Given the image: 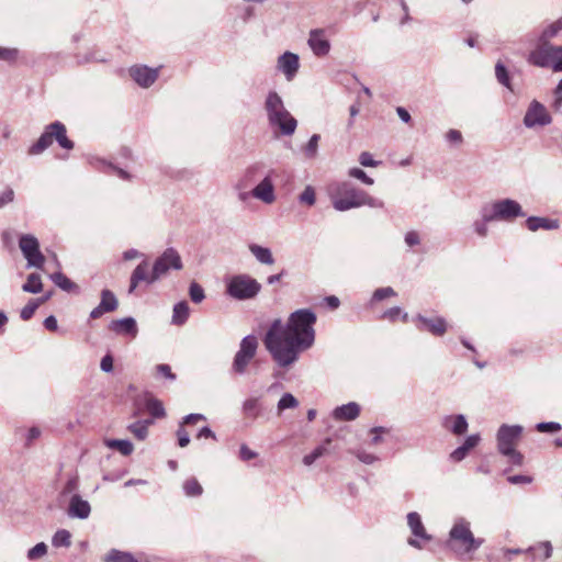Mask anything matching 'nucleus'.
Returning a JSON list of instances; mask_svg holds the SVG:
<instances>
[{"label":"nucleus","mask_w":562,"mask_h":562,"mask_svg":"<svg viewBox=\"0 0 562 562\" xmlns=\"http://www.w3.org/2000/svg\"><path fill=\"white\" fill-rule=\"evenodd\" d=\"M316 314L310 308L291 313L286 323L274 319L263 337V345L280 368H290L315 342Z\"/></svg>","instance_id":"1"},{"label":"nucleus","mask_w":562,"mask_h":562,"mask_svg":"<svg viewBox=\"0 0 562 562\" xmlns=\"http://www.w3.org/2000/svg\"><path fill=\"white\" fill-rule=\"evenodd\" d=\"M330 196L334 209L339 212L364 205L373 209H382L384 206L382 200L369 195L366 191L356 188L349 181L334 184L330 190Z\"/></svg>","instance_id":"2"},{"label":"nucleus","mask_w":562,"mask_h":562,"mask_svg":"<svg viewBox=\"0 0 562 562\" xmlns=\"http://www.w3.org/2000/svg\"><path fill=\"white\" fill-rule=\"evenodd\" d=\"M263 109L268 125L274 136H292L297 127L296 119L288 111L281 95L277 91H269L266 95Z\"/></svg>","instance_id":"3"},{"label":"nucleus","mask_w":562,"mask_h":562,"mask_svg":"<svg viewBox=\"0 0 562 562\" xmlns=\"http://www.w3.org/2000/svg\"><path fill=\"white\" fill-rule=\"evenodd\" d=\"M524 431L520 425L503 424L496 434L497 450L507 458L508 462L514 465L524 463V456L516 449V446Z\"/></svg>","instance_id":"4"},{"label":"nucleus","mask_w":562,"mask_h":562,"mask_svg":"<svg viewBox=\"0 0 562 562\" xmlns=\"http://www.w3.org/2000/svg\"><path fill=\"white\" fill-rule=\"evenodd\" d=\"M484 540L475 538L470 522L464 518L456 519L449 531V546L457 553H470L477 550Z\"/></svg>","instance_id":"5"},{"label":"nucleus","mask_w":562,"mask_h":562,"mask_svg":"<svg viewBox=\"0 0 562 562\" xmlns=\"http://www.w3.org/2000/svg\"><path fill=\"white\" fill-rule=\"evenodd\" d=\"M528 63L540 68H551L554 72L562 71V45H552L550 41H539L527 58Z\"/></svg>","instance_id":"6"},{"label":"nucleus","mask_w":562,"mask_h":562,"mask_svg":"<svg viewBox=\"0 0 562 562\" xmlns=\"http://www.w3.org/2000/svg\"><path fill=\"white\" fill-rule=\"evenodd\" d=\"M66 133V126L61 122L56 121L54 123L48 124L45 127L43 134L37 139V142L30 146V148L27 149V154L30 156H36L42 154L53 144L54 139H56L60 147L68 150L72 149L74 143L70 139H68Z\"/></svg>","instance_id":"7"},{"label":"nucleus","mask_w":562,"mask_h":562,"mask_svg":"<svg viewBox=\"0 0 562 562\" xmlns=\"http://www.w3.org/2000/svg\"><path fill=\"white\" fill-rule=\"evenodd\" d=\"M486 221L513 222L525 216L521 205L513 199H502L482 207Z\"/></svg>","instance_id":"8"},{"label":"nucleus","mask_w":562,"mask_h":562,"mask_svg":"<svg viewBox=\"0 0 562 562\" xmlns=\"http://www.w3.org/2000/svg\"><path fill=\"white\" fill-rule=\"evenodd\" d=\"M258 346V339L254 335H248L241 339L231 368L235 375L246 374L249 364L257 355Z\"/></svg>","instance_id":"9"},{"label":"nucleus","mask_w":562,"mask_h":562,"mask_svg":"<svg viewBox=\"0 0 562 562\" xmlns=\"http://www.w3.org/2000/svg\"><path fill=\"white\" fill-rule=\"evenodd\" d=\"M261 290V284L248 274H237L227 281L226 292L236 300H249Z\"/></svg>","instance_id":"10"},{"label":"nucleus","mask_w":562,"mask_h":562,"mask_svg":"<svg viewBox=\"0 0 562 562\" xmlns=\"http://www.w3.org/2000/svg\"><path fill=\"white\" fill-rule=\"evenodd\" d=\"M20 249L27 260V267L42 269L45 262V257L40 250V243L33 235L26 234L20 237Z\"/></svg>","instance_id":"11"},{"label":"nucleus","mask_w":562,"mask_h":562,"mask_svg":"<svg viewBox=\"0 0 562 562\" xmlns=\"http://www.w3.org/2000/svg\"><path fill=\"white\" fill-rule=\"evenodd\" d=\"M170 269L181 270L182 260L179 252L173 248H167L154 262V279H161Z\"/></svg>","instance_id":"12"},{"label":"nucleus","mask_w":562,"mask_h":562,"mask_svg":"<svg viewBox=\"0 0 562 562\" xmlns=\"http://www.w3.org/2000/svg\"><path fill=\"white\" fill-rule=\"evenodd\" d=\"M552 122V117L546 106L537 100H532L524 116V125L528 128L546 126Z\"/></svg>","instance_id":"13"},{"label":"nucleus","mask_w":562,"mask_h":562,"mask_svg":"<svg viewBox=\"0 0 562 562\" xmlns=\"http://www.w3.org/2000/svg\"><path fill=\"white\" fill-rule=\"evenodd\" d=\"M307 45L316 57H326L331 48L327 30L323 27L312 29L308 32Z\"/></svg>","instance_id":"14"},{"label":"nucleus","mask_w":562,"mask_h":562,"mask_svg":"<svg viewBox=\"0 0 562 562\" xmlns=\"http://www.w3.org/2000/svg\"><path fill=\"white\" fill-rule=\"evenodd\" d=\"M407 525L411 529L413 538H408L407 543L416 549H422L420 540L430 541L431 536L427 533L418 513L412 512L407 514Z\"/></svg>","instance_id":"15"},{"label":"nucleus","mask_w":562,"mask_h":562,"mask_svg":"<svg viewBox=\"0 0 562 562\" xmlns=\"http://www.w3.org/2000/svg\"><path fill=\"white\" fill-rule=\"evenodd\" d=\"M416 327L419 330H427L435 336H442L447 331V322L443 317H425L422 314L416 315L413 318Z\"/></svg>","instance_id":"16"},{"label":"nucleus","mask_w":562,"mask_h":562,"mask_svg":"<svg viewBox=\"0 0 562 562\" xmlns=\"http://www.w3.org/2000/svg\"><path fill=\"white\" fill-rule=\"evenodd\" d=\"M119 307V301L114 293L108 289L101 291V301L91 312L90 318L98 319L106 313L116 311Z\"/></svg>","instance_id":"17"},{"label":"nucleus","mask_w":562,"mask_h":562,"mask_svg":"<svg viewBox=\"0 0 562 562\" xmlns=\"http://www.w3.org/2000/svg\"><path fill=\"white\" fill-rule=\"evenodd\" d=\"M300 67L299 56L291 52H285L278 57L277 68L285 78L292 80Z\"/></svg>","instance_id":"18"},{"label":"nucleus","mask_w":562,"mask_h":562,"mask_svg":"<svg viewBox=\"0 0 562 562\" xmlns=\"http://www.w3.org/2000/svg\"><path fill=\"white\" fill-rule=\"evenodd\" d=\"M156 281H158V279H154V270L148 272V262L144 260L132 272L128 293H133L140 282L153 284Z\"/></svg>","instance_id":"19"},{"label":"nucleus","mask_w":562,"mask_h":562,"mask_svg":"<svg viewBox=\"0 0 562 562\" xmlns=\"http://www.w3.org/2000/svg\"><path fill=\"white\" fill-rule=\"evenodd\" d=\"M109 329L116 335H123L135 338L138 334V327L135 318L128 316L120 319H114L109 324Z\"/></svg>","instance_id":"20"},{"label":"nucleus","mask_w":562,"mask_h":562,"mask_svg":"<svg viewBox=\"0 0 562 562\" xmlns=\"http://www.w3.org/2000/svg\"><path fill=\"white\" fill-rule=\"evenodd\" d=\"M131 77L143 88L151 86L157 77V68H148L147 66H134L130 69Z\"/></svg>","instance_id":"21"},{"label":"nucleus","mask_w":562,"mask_h":562,"mask_svg":"<svg viewBox=\"0 0 562 562\" xmlns=\"http://www.w3.org/2000/svg\"><path fill=\"white\" fill-rule=\"evenodd\" d=\"M251 196L271 204L276 201L274 187L270 177H265L251 191Z\"/></svg>","instance_id":"22"},{"label":"nucleus","mask_w":562,"mask_h":562,"mask_svg":"<svg viewBox=\"0 0 562 562\" xmlns=\"http://www.w3.org/2000/svg\"><path fill=\"white\" fill-rule=\"evenodd\" d=\"M91 513V506L88 501L82 499L78 494H74L69 501L68 515L72 518L86 519Z\"/></svg>","instance_id":"23"},{"label":"nucleus","mask_w":562,"mask_h":562,"mask_svg":"<svg viewBox=\"0 0 562 562\" xmlns=\"http://www.w3.org/2000/svg\"><path fill=\"white\" fill-rule=\"evenodd\" d=\"M360 405L356 402H349L348 404L337 406L333 411V417L336 420H355L360 414Z\"/></svg>","instance_id":"24"},{"label":"nucleus","mask_w":562,"mask_h":562,"mask_svg":"<svg viewBox=\"0 0 562 562\" xmlns=\"http://www.w3.org/2000/svg\"><path fill=\"white\" fill-rule=\"evenodd\" d=\"M526 226L531 232H536L538 229L552 231V229H558L560 226V223L558 220L539 217V216H530L526 220Z\"/></svg>","instance_id":"25"},{"label":"nucleus","mask_w":562,"mask_h":562,"mask_svg":"<svg viewBox=\"0 0 562 562\" xmlns=\"http://www.w3.org/2000/svg\"><path fill=\"white\" fill-rule=\"evenodd\" d=\"M480 439V435L477 434L469 436L460 447L450 453V458L456 462L463 460L468 452L477 446Z\"/></svg>","instance_id":"26"},{"label":"nucleus","mask_w":562,"mask_h":562,"mask_svg":"<svg viewBox=\"0 0 562 562\" xmlns=\"http://www.w3.org/2000/svg\"><path fill=\"white\" fill-rule=\"evenodd\" d=\"M443 427L454 435H463L468 429V422L463 415L447 416L443 420Z\"/></svg>","instance_id":"27"},{"label":"nucleus","mask_w":562,"mask_h":562,"mask_svg":"<svg viewBox=\"0 0 562 562\" xmlns=\"http://www.w3.org/2000/svg\"><path fill=\"white\" fill-rule=\"evenodd\" d=\"M190 316V306L187 301L178 302L173 305L171 323L176 326H182Z\"/></svg>","instance_id":"28"},{"label":"nucleus","mask_w":562,"mask_h":562,"mask_svg":"<svg viewBox=\"0 0 562 562\" xmlns=\"http://www.w3.org/2000/svg\"><path fill=\"white\" fill-rule=\"evenodd\" d=\"M526 553V550L516 548L508 549L502 548L496 553H492L487 557V560L491 562H512L513 555H519Z\"/></svg>","instance_id":"29"},{"label":"nucleus","mask_w":562,"mask_h":562,"mask_svg":"<svg viewBox=\"0 0 562 562\" xmlns=\"http://www.w3.org/2000/svg\"><path fill=\"white\" fill-rule=\"evenodd\" d=\"M249 250L260 263L269 266L274 263V258L269 248L257 244H251L249 245Z\"/></svg>","instance_id":"30"},{"label":"nucleus","mask_w":562,"mask_h":562,"mask_svg":"<svg viewBox=\"0 0 562 562\" xmlns=\"http://www.w3.org/2000/svg\"><path fill=\"white\" fill-rule=\"evenodd\" d=\"M104 445L110 449L117 450L121 454L127 457L134 451V446L126 439H105Z\"/></svg>","instance_id":"31"},{"label":"nucleus","mask_w":562,"mask_h":562,"mask_svg":"<svg viewBox=\"0 0 562 562\" xmlns=\"http://www.w3.org/2000/svg\"><path fill=\"white\" fill-rule=\"evenodd\" d=\"M331 442L330 438H327L322 445L316 447L311 453L304 456L303 463L307 467L312 465L317 459L323 457L326 453L330 452L329 445Z\"/></svg>","instance_id":"32"},{"label":"nucleus","mask_w":562,"mask_h":562,"mask_svg":"<svg viewBox=\"0 0 562 562\" xmlns=\"http://www.w3.org/2000/svg\"><path fill=\"white\" fill-rule=\"evenodd\" d=\"M530 552H539V555H536L535 558H539L541 560H548L552 557L553 553V547L552 543L548 540L540 541L533 546H530L526 549V553Z\"/></svg>","instance_id":"33"},{"label":"nucleus","mask_w":562,"mask_h":562,"mask_svg":"<svg viewBox=\"0 0 562 562\" xmlns=\"http://www.w3.org/2000/svg\"><path fill=\"white\" fill-rule=\"evenodd\" d=\"M562 32V16L548 24L539 35V41H551Z\"/></svg>","instance_id":"34"},{"label":"nucleus","mask_w":562,"mask_h":562,"mask_svg":"<svg viewBox=\"0 0 562 562\" xmlns=\"http://www.w3.org/2000/svg\"><path fill=\"white\" fill-rule=\"evenodd\" d=\"M151 420H137L127 426V430L138 440H145L148 436V427Z\"/></svg>","instance_id":"35"},{"label":"nucleus","mask_w":562,"mask_h":562,"mask_svg":"<svg viewBox=\"0 0 562 562\" xmlns=\"http://www.w3.org/2000/svg\"><path fill=\"white\" fill-rule=\"evenodd\" d=\"M22 290L27 293L37 294L43 290V283L41 276L37 273H31L27 277L26 282L22 285Z\"/></svg>","instance_id":"36"},{"label":"nucleus","mask_w":562,"mask_h":562,"mask_svg":"<svg viewBox=\"0 0 562 562\" xmlns=\"http://www.w3.org/2000/svg\"><path fill=\"white\" fill-rule=\"evenodd\" d=\"M243 413L252 419L260 415V403L257 397H249L243 403Z\"/></svg>","instance_id":"37"},{"label":"nucleus","mask_w":562,"mask_h":562,"mask_svg":"<svg viewBox=\"0 0 562 562\" xmlns=\"http://www.w3.org/2000/svg\"><path fill=\"white\" fill-rule=\"evenodd\" d=\"M105 562H139L133 554L112 549L104 558Z\"/></svg>","instance_id":"38"},{"label":"nucleus","mask_w":562,"mask_h":562,"mask_svg":"<svg viewBox=\"0 0 562 562\" xmlns=\"http://www.w3.org/2000/svg\"><path fill=\"white\" fill-rule=\"evenodd\" d=\"M50 279L57 286L65 291L71 292L78 290V285L61 272H55L50 276Z\"/></svg>","instance_id":"39"},{"label":"nucleus","mask_w":562,"mask_h":562,"mask_svg":"<svg viewBox=\"0 0 562 562\" xmlns=\"http://www.w3.org/2000/svg\"><path fill=\"white\" fill-rule=\"evenodd\" d=\"M299 401L291 393H284L277 404L278 414H282L285 409L296 408Z\"/></svg>","instance_id":"40"},{"label":"nucleus","mask_w":562,"mask_h":562,"mask_svg":"<svg viewBox=\"0 0 562 562\" xmlns=\"http://www.w3.org/2000/svg\"><path fill=\"white\" fill-rule=\"evenodd\" d=\"M495 76L501 85L513 91L509 74L502 61H497L495 65Z\"/></svg>","instance_id":"41"},{"label":"nucleus","mask_w":562,"mask_h":562,"mask_svg":"<svg viewBox=\"0 0 562 562\" xmlns=\"http://www.w3.org/2000/svg\"><path fill=\"white\" fill-rule=\"evenodd\" d=\"M182 487L184 494L189 497L200 496L203 492L201 484L194 477L186 480Z\"/></svg>","instance_id":"42"},{"label":"nucleus","mask_w":562,"mask_h":562,"mask_svg":"<svg viewBox=\"0 0 562 562\" xmlns=\"http://www.w3.org/2000/svg\"><path fill=\"white\" fill-rule=\"evenodd\" d=\"M52 543L54 547H65L68 548L71 544V535L66 529H60L55 532L52 539Z\"/></svg>","instance_id":"43"},{"label":"nucleus","mask_w":562,"mask_h":562,"mask_svg":"<svg viewBox=\"0 0 562 562\" xmlns=\"http://www.w3.org/2000/svg\"><path fill=\"white\" fill-rule=\"evenodd\" d=\"M319 139L321 136L318 134H314L311 136L308 143L303 148L306 158L314 159L317 156Z\"/></svg>","instance_id":"44"},{"label":"nucleus","mask_w":562,"mask_h":562,"mask_svg":"<svg viewBox=\"0 0 562 562\" xmlns=\"http://www.w3.org/2000/svg\"><path fill=\"white\" fill-rule=\"evenodd\" d=\"M146 407L151 416L159 418L165 416V408L162 403L156 398H148L146 402Z\"/></svg>","instance_id":"45"},{"label":"nucleus","mask_w":562,"mask_h":562,"mask_svg":"<svg viewBox=\"0 0 562 562\" xmlns=\"http://www.w3.org/2000/svg\"><path fill=\"white\" fill-rule=\"evenodd\" d=\"M47 553V546L44 542L35 544L27 551V559L31 561L38 560Z\"/></svg>","instance_id":"46"},{"label":"nucleus","mask_w":562,"mask_h":562,"mask_svg":"<svg viewBox=\"0 0 562 562\" xmlns=\"http://www.w3.org/2000/svg\"><path fill=\"white\" fill-rule=\"evenodd\" d=\"M189 295L192 302L201 303L205 299L203 288L196 282H192L189 288Z\"/></svg>","instance_id":"47"},{"label":"nucleus","mask_w":562,"mask_h":562,"mask_svg":"<svg viewBox=\"0 0 562 562\" xmlns=\"http://www.w3.org/2000/svg\"><path fill=\"white\" fill-rule=\"evenodd\" d=\"M41 301L31 300L29 303L21 310L20 316L23 321H29L32 318L36 310L40 307Z\"/></svg>","instance_id":"48"},{"label":"nucleus","mask_w":562,"mask_h":562,"mask_svg":"<svg viewBox=\"0 0 562 562\" xmlns=\"http://www.w3.org/2000/svg\"><path fill=\"white\" fill-rule=\"evenodd\" d=\"M299 201L310 206L314 205L316 202V194L314 188L312 186L305 187L304 191L299 196Z\"/></svg>","instance_id":"49"},{"label":"nucleus","mask_w":562,"mask_h":562,"mask_svg":"<svg viewBox=\"0 0 562 562\" xmlns=\"http://www.w3.org/2000/svg\"><path fill=\"white\" fill-rule=\"evenodd\" d=\"M348 175L351 178L360 180L364 184L372 186L374 183V180L360 168L355 167L349 169Z\"/></svg>","instance_id":"50"},{"label":"nucleus","mask_w":562,"mask_h":562,"mask_svg":"<svg viewBox=\"0 0 562 562\" xmlns=\"http://www.w3.org/2000/svg\"><path fill=\"white\" fill-rule=\"evenodd\" d=\"M562 428L561 424L557 422H542L536 425L539 432H558Z\"/></svg>","instance_id":"51"},{"label":"nucleus","mask_w":562,"mask_h":562,"mask_svg":"<svg viewBox=\"0 0 562 562\" xmlns=\"http://www.w3.org/2000/svg\"><path fill=\"white\" fill-rule=\"evenodd\" d=\"M352 453L357 457V459L364 463V464H373L374 462H376L379 460V458L376 456H374L373 453H370V452H367L364 450H355L352 451Z\"/></svg>","instance_id":"52"},{"label":"nucleus","mask_w":562,"mask_h":562,"mask_svg":"<svg viewBox=\"0 0 562 562\" xmlns=\"http://www.w3.org/2000/svg\"><path fill=\"white\" fill-rule=\"evenodd\" d=\"M396 292L391 286L379 288L373 292L372 301H382L390 296H395Z\"/></svg>","instance_id":"53"},{"label":"nucleus","mask_w":562,"mask_h":562,"mask_svg":"<svg viewBox=\"0 0 562 562\" xmlns=\"http://www.w3.org/2000/svg\"><path fill=\"white\" fill-rule=\"evenodd\" d=\"M19 56L16 48L0 47V60L13 63Z\"/></svg>","instance_id":"54"},{"label":"nucleus","mask_w":562,"mask_h":562,"mask_svg":"<svg viewBox=\"0 0 562 562\" xmlns=\"http://www.w3.org/2000/svg\"><path fill=\"white\" fill-rule=\"evenodd\" d=\"M482 218L479 220V221H475L473 223V228H474V232L481 236V237H485L488 233V227H487V224L491 222V221H486L485 220V216L484 214H482Z\"/></svg>","instance_id":"55"},{"label":"nucleus","mask_w":562,"mask_h":562,"mask_svg":"<svg viewBox=\"0 0 562 562\" xmlns=\"http://www.w3.org/2000/svg\"><path fill=\"white\" fill-rule=\"evenodd\" d=\"M389 432H390V430L382 426L371 428V430H370V434L372 435V438L370 441L371 445L376 446V445L381 443L383 440L382 435L389 434Z\"/></svg>","instance_id":"56"},{"label":"nucleus","mask_w":562,"mask_h":562,"mask_svg":"<svg viewBox=\"0 0 562 562\" xmlns=\"http://www.w3.org/2000/svg\"><path fill=\"white\" fill-rule=\"evenodd\" d=\"M178 443L181 448L187 447L190 443L189 432L184 429L183 425H179L177 430Z\"/></svg>","instance_id":"57"},{"label":"nucleus","mask_w":562,"mask_h":562,"mask_svg":"<svg viewBox=\"0 0 562 562\" xmlns=\"http://www.w3.org/2000/svg\"><path fill=\"white\" fill-rule=\"evenodd\" d=\"M359 162L363 167H376L380 162L372 158V155L368 151H363L359 156Z\"/></svg>","instance_id":"58"},{"label":"nucleus","mask_w":562,"mask_h":562,"mask_svg":"<svg viewBox=\"0 0 562 562\" xmlns=\"http://www.w3.org/2000/svg\"><path fill=\"white\" fill-rule=\"evenodd\" d=\"M156 371H157V373L164 375L168 380H171V381L176 380V374L171 372V368L169 364H165V363L158 364L156 367Z\"/></svg>","instance_id":"59"},{"label":"nucleus","mask_w":562,"mask_h":562,"mask_svg":"<svg viewBox=\"0 0 562 562\" xmlns=\"http://www.w3.org/2000/svg\"><path fill=\"white\" fill-rule=\"evenodd\" d=\"M257 452L252 451L251 449L248 448V446L246 445H241L240 446V449H239V458L243 460V461H249V460H252L257 457Z\"/></svg>","instance_id":"60"},{"label":"nucleus","mask_w":562,"mask_h":562,"mask_svg":"<svg viewBox=\"0 0 562 562\" xmlns=\"http://www.w3.org/2000/svg\"><path fill=\"white\" fill-rule=\"evenodd\" d=\"M405 243L413 247L420 243L419 234L416 231H409L405 234Z\"/></svg>","instance_id":"61"},{"label":"nucleus","mask_w":562,"mask_h":562,"mask_svg":"<svg viewBox=\"0 0 562 562\" xmlns=\"http://www.w3.org/2000/svg\"><path fill=\"white\" fill-rule=\"evenodd\" d=\"M401 314H402V308L395 306V307L386 310L383 313L382 317L386 318V319H389L391 322H395L400 317Z\"/></svg>","instance_id":"62"},{"label":"nucleus","mask_w":562,"mask_h":562,"mask_svg":"<svg viewBox=\"0 0 562 562\" xmlns=\"http://www.w3.org/2000/svg\"><path fill=\"white\" fill-rule=\"evenodd\" d=\"M14 199V191L12 189L4 190L0 195V207L12 202Z\"/></svg>","instance_id":"63"},{"label":"nucleus","mask_w":562,"mask_h":562,"mask_svg":"<svg viewBox=\"0 0 562 562\" xmlns=\"http://www.w3.org/2000/svg\"><path fill=\"white\" fill-rule=\"evenodd\" d=\"M554 111H560L562 108V90L554 89L553 101L551 104Z\"/></svg>","instance_id":"64"}]
</instances>
